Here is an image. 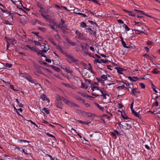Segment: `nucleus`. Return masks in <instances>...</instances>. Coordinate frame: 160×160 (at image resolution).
<instances>
[{
	"label": "nucleus",
	"instance_id": "f257e3e1",
	"mask_svg": "<svg viewBox=\"0 0 160 160\" xmlns=\"http://www.w3.org/2000/svg\"><path fill=\"white\" fill-rule=\"evenodd\" d=\"M62 97L60 96L59 95H57L55 97V105L57 108L62 109L63 108V104L62 102Z\"/></svg>",
	"mask_w": 160,
	"mask_h": 160
},
{
	"label": "nucleus",
	"instance_id": "f03ea898",
	"mask_svg": "<svg viewBox=\"0 0 160 160\" xmlns=\"http://www.w3.org/2000/svg\"><path fill=\"white\" fill-rule=\"evenodd\" d=\"M65 56L68 59V62L69 63H77L79 62L78 60L74 58L72 56H71L70 54L65 53Z\"/></svg>",
	"mask_w": 160,
	"mask_h": 160
},
{
	"label": "nucleus",
	"instance_id": "7ed1b4c3",
	"mask_svg": "<svg viewBox=\"0 0 160 160\" xmlns=\"http://www.w3.org/2000/svg\"><path fill=\"white\" fill-rule=\"evenodd\" d=\"M91 27L90 26H88L85 29L86 31L87 32H88L90 34L93 35L94 36L96 37V32L94 30H92L91 28Z\"/></svg>",
	"mask_w": 160,
	"mask_h": 160
},
{
	"label": "nucleus",
	"instance_id": "20e7f679",
	"mask_svg": "<svg viewBox=\"0 0 160 160\" xmlns=\"http://www.w3.org/2000/svg\"><path fill=\"white\" fill-rule=\"evenodd\" d=\"M41 48L42 49V51L44 52H46L49 49V46L44 43H42L40 45Z\"/></svg>",
	"mask_w": 160,
	"mask_h": 160
},
{
	"label": "nucleus",
	"instance_id": "39448f33",
	"mask_svg": "<svg viewBox=\"0 0 160 160\" xmlns=\"http://www.w3.org/2000/svg\"><path fill=\"white\" fill-rule=\"evenodd\" d=\"M108 62V60L107 59L104 60L103 59H95L94 60L93 62L94 63H101L102 62L103 63H106Z\"/></svg>",
	"mask_w": 160,
	"mask_h": 160
},
{
	"label": "nucleus",
	"instance_id": "423d86ee",
	"mask_svg": "<svg viewBox=\"0 0 160 160\" xmlns=\"http://www.w3.org/2000/svg\"><path fill=\"white\" fill-rule=\"evenodd\" d=\"M65 22L62 20H61V22L60 25L58 26V28L61 29H63V28H65L66 30L67 29V28L66 27L65 25L64 24Z\"/></svg>",
	"mask_w": 160,
	"mask_h": 160
},
{
	"label": "nucleus",
	"instance_id": "0eeeda50",
	"mask_svg": "<svg viewBox=\"0 0 160 160\" xmlns=\"http://www.w3.org/2000/svg\"><path fill=\"white\" fill-rule=\"evenodd\" d=\"M122 123L123 124V125L125 126L126 127V128L125 129H129L132 128V126H131V124L130 122H128L127 123V122H125V121H123L122 122Z\"/></svg>",
	"mask_w": 160,
	"mask_h": 160
},
{
	"label": "nucleus",
	"instance_id": "6e6552de",
	"mask_svg": "<svg viewBox=\"0 0 160 160\" xmlns=\"http://www.w3.org/2000/svg\"><path fill=\"white\" fill-rule=\"evenodd\" d=\"M98 84L96 82H95L93 84H92L91 87L92 92L94 91V89H96L98 90H99V87L98 86Z\"/></svg>",
	"mask_w": 160,
	"mask_h": 160
},
{
	"label": "nucleus",
	"instance_id": "1a4fd4ad",
	"mask_svg": "<svg viewBox=\"0 0 160 160\" xmlns=\"http://www.w3.org/2000/svg\"><path fill=\"white\" fill-rule=\"evenodd\" d=\"M91 95L93 96H95L96 97L102 96L103 97V98L105 99L106 98V96L107 95L109 96V95L108 94H107L105 93H102V95H100L99 94H96L93 92H92Z\"/></svg>",
	"mask_w": 160,
	"mask_h": 160
},
{
	"label": "nucleus",
	"instance_id": "9d476101",
	"mask_svg": "<svg viewBox=\"0 0 160 160\" xmlns=\"http://www.w3.org/2000/svg\"><path fill=\"white\" fill-rule=\"evenodd\" d=\"M137 90L138 88H136L132 89L131 94V95L136 96V95H137L140 93V92L139 91H138Z\"/></svg>",
	"mask_w": 160,
	"mask_h": 160
},
{
	"label": "nucleus",
	"instance_id": "9b49d317",
	"mask_svg": "<svg viewBox=\"0 0 160 160\" xmlns=\"http://www.w3.org/2000/svg\"><path fill=\"white\" fill-rule=\"evenodd\" d=\"M88 70L87 68H85L82 71V74L83 76H87L89 77V75H87L88 73Z\"/></svg>",
	"mask_w": 160,
	"mask_h": 160
},
{
	"label": "nucleus",
	"instance_id": "f8f14e48",
	"mask_svg": "<svg viewBox=\"0 0 160 160\" xmlns=\"http://www.w3.org/2000/svg\"><path fill=\"white\" fill-rule=\"evenodd\" d=\"M68 105L71 107H76L77 108L79 107V106L77 104H75V103H74L72 102H71V101H69V103H68Z\"/></svg>",
	"mask_w": 160,
	"mask_h": 160
},
{
	"label": "nucleus",
	"instance_id": "ddd939ff",
	"mask_svg": "<svg viewBox=\"0 0 160 160\" xmlns=\"http://www.w3.org/2000/svg\"><path fill=\"white\" fill-rule=\"evenodd\" d=\"M123 11H124L125 12H126V13H127L129 16H131L132 17H135L136 16V15L133 12H130L128 10H125V9H122Z\"/></svg>",
	"mask_w": 160,
	"mask_h": 160
},
{
	"label": "nucleus",
	"instance_id": "4468645a",
	"mask_svg": "<svg viewBox=\"0 0 160 160\" xmlns=\"http://www.w3.org/2000/svg\"><path fill=\"white\" fill-rule=\"evenodd\" d=\"M37 73H38L41 74H43V73L42 72L41 70L39 68L37 69L34 72V73L35 75L38 76V75L37 74Z\"/></svg>",
	"mask_w": 160,
	"mask_h": 160
},
{
	"label": "nucleus",
	"instance_id": "2eb2a0df",
	"mask_svg": "<svg viewBox=\"0 0 160 160\" xmlns=\"http://www.w3.org/2000/svg\"><path fill=\"white\" fill-rule=\"evenodd\" d=\"M80 45L82 48V50L84 51L87 49L88 45L87 43H84L83 44L81 43Z\"/></svg>",
	"mask_w": 160,
	"mask_h": 160
},
{
	"label": "nucleus",
	"instance_id": "dca6fc26",
	"mask_svg": "<svg viewBox=\"0 0 160 160\" xmlns=\"http://www.w3.org/2000/svg\"><path fill=\"white\" fill-rule=\"evenodd\" d=\"M128 78L130 81L132 82H135L136 81V80L139 79L137 77H132L130 76H129Z\"/></svg>",
	"mask_w": 160,
	"mask_h": 160
},
{
	"label": "nucleus",
	"instance_id": "f3484780",
	"mask_svg": "<svg viewBox=\"0 0 160 160\" xmlns=\"http://www.w3.org/2000/svg\"><path fill=\"white\" fill-rule=\"evenodd\" d=\"M77 38L79 39L83 40L84 39V36L83 34L81 33H79L78 35L77 36Z\"/></svg>",
	"mask_w": 160,
	"mask_h": 160
},
{
	"label": "nucleus",
	"instance_id": "a211bd4d",
	"mask_svg": "<svg viewBox=\"0 0 160 160\" xmlns=\"http://www.w3.org/2000/svg\"><path fill=\"white\" fill-rule=\"evenodd\" d=\"M131 111L132 114L134 115L135 116L138 118H140V117L138 115V113L136 112L134 110H132Z\"/></svg>",
	"mask_w": 160,
	"mask_h": 160
},
{
	"label": "nucleus",
	"instance_id": "6ab92c4d",
	"mask_svg": "<svg viewBox=\"0 0 160 160\" xmlns=\"http://www.w3.org/2000/svg\"><path fill=\"white\" fill-rule=\"evenodd\" d=\"M121 43L123 46L125 48H129V47H128L126 46V44L125 42L123 41V38L122 37H121Z\"/></svg>",
	"mask_w": 160,
	"mask_h": 160
},
{
	"label": "nucleus",
	"instance_id": "aec40b11",
	"mask_svg": "<svg viewBox=\"0 0 160 160\" xmlns=\"http://www.w3.org/2000/svg\"><path fill=\"white\" fill-rule=\"evenodd\" d=\"M15 40L13 38H10L8 41H7V43L8 44H13L14 43Z\"/></svg>",
	"mask_w": 160,
	"mask_h": 160
},
{
	"label": "nucleus",
	"instance_id": "412c9836",
	"mask_svg": "<svg viewBox=\"0 0 160 160\" xmlns=\"http://www.w3.org/2000/svg\"><path fill=\"white\" fill-rule=\"evenodd\" d=\"M48 39L54 45L56 46L57 44L54 42V39L52 37H49L48 38Z\"/></svg>",
	"mask_w": 160,
	"mask_h": 160
},
{
	"label": "nucleus",
	"instance_id": "4be33fe9",
	"mask_svg": "<svg viewBox=\"0 0 160 160\" xmlns=\"http://www.w3.org/2000/svg\"><path fill=\"white\" fill-rule=\"evenodd\" d=\"M80 11V10L78 9V8H75L73 10V13L77 15H79L80 13L79 12Z\"/></svg>",
	"mask_w": 160,
	"mask_h": 160
},
{
	"label": "nucleus",
	"instance_id": "5701e85b",
	"mask_svg": "<svg viewBox=\"0 0 160 160\" xmlns=\"http://www.w3.org/2000/svg\"><path fill=\"white\" fill-rule=\"evenodd\" d=\"M27 79L30 82L32 83H35L36 82L34 79H32V78L29 77L27 78Z\"/></svg>",
	"mask_w": 160,
	"mask_h": 160
},
{
	"label": "nucleus",
	"instance_id": "b1692460",
	"mask_svg": "<svg viewBox=\"0 0 160 160\" xmlns=\"http://www.w3.org/2000/svg\"><path fill=\"white\" fill-rule=\"evenodd\" d=\"M80 26L82 28H84L86 27H87L88 26H87L86 23L85 22H82L80 23Z\"/></svg>",
	"mask_w": 160,
	"mask_h": 160
},
{
	"label": "nucleus",
	"instance_id": "393cba45",
	"mask_svg": "<svg viewBox=\"0 0 160 160\" xmlns=\"http://www.w3.org/2000/svg\"><path fill=\"white\" fill-rule=\"evenodd\" d=\"M118 132L116 130H114L113 132H111L112 135L115 137L116 136V135L118 136Z\"/></svg>",
	"mask_w": 160,
	"mask_h": 160
},
{
	"label": "nucleus",
	"instance_id": "a878e982",
	"mask_svg": "<svg viewBox=\"0 0 160 160\" xmlns=\"http://www.w3.org/2000/svg\"><path fill=\"white\" fill-rule=\"evenodd\" d=\"M62 100L64 102L68 105L69 103V102L70 101L63 97L62 98Z\"/></svg>",
	"mask_w": 160,
	"mask_h": 160
},
{
	"label": "nucleus",
	"instance_id": "bb28decb",
	"mask_svg": "<svg viewBox=\"0 0 160 160\" xmlns=\"http://www.w3.org/2000/svg\"><path fill=\"white\" fill-rule=\"evenodd\" d=\"M94 104L96 106L98 107L100 110L102 111H103L104 108L103 107L101 106L98 104L97 103H95Z\"/></svg>",
	"mask_w": 160,
	"mask_h": 160
},
{
	"label": "nucleus",
	"instance_id": "cd10ccee",
	"mask_svg": "<svg viewBox=\"0 0 160 160\" xmlns=\"http://www.w3.org/2000/svg\"><path fill=\"white\" fill-rule=\"evenodd\" d=\"M39 30L43 32H45L47 31V28L42 27H39L38 28Z\"/></svg>",
	"mask_w": 160,
	"mask_h": 160
},
{
	"label": "nucleus",
	"instance_id": "c85d7f7f",
	"mask_svg": "<svg viewBox=\"0 0 160 160\" xmlns=\"http://www.w3.org/2000/svg\"><path fill=\"white\" fill-rule=\"evenodd\" d=\"M158 105L159 104L158 102L157 101V100H156L155 102L152 103V107H158Z\"/></svg>",
	"mask_w": 160,
	"mask_h": 160
},
{
	"label": "nucleus",
	"instance_id": "c756f323",
	"mask_svg": "<svg viewBox=\"0 0 160 160\" xmlns=\"http://www.w3.org/2000/svg\"><path fill=\"white\" fill-rule=\"evenodd\" d=\"M2 23H3V24H5L7 25H12V24L11 22H10L8 21L7 20H4L2 22Z\"/></svg>",
	"mask_w": 160,
	"mask_h": 160
},
{
	"label": "nucleus",
	"instance_id": "7c9ffc66",
	"mask_svg": "<svg viewBox=\"0 0 160 160\" xmlns=\"http://www.w3.org/2000/svg\"><path fill=\"white\" fill-rule=\"evenodd\" d=\"M42 110L44 111L47 114H49V110L48 108L44 107Z\"/></svg>",
	"mask_w": 160,
	"mask_h": 160
},
{
	"label": "nucleus",
	"instance_id": "2f4dec72",
	"mask_svg": "<svg viewBox=\"0 0 160 160\" xmlns=\"http://www.w3.org/2000/svg\"><path fill=\"white\" fill-rule=\"evenodd\" d=\"M40 98L42 101H44L46 98V96L45 94H42L41 95Z\"/></svg>",
	"mask_w": 160,
	"mask_h": 160
},
{
	"label": "nucleus",
	"instance_id": "473e14b6",
	"mask_svg": "<svg viewBox=\"0 0 160 160\" xmlns=\"http://www.w3.org/2000/svg\"><path fill=\"white\" fill-rule=\"evenodd\" d=\"M62 84L65 87L67 88H73L72 86H71L69 84H66L64 82H62Z\"/></svg>",
	"mask_w": 160,
	"mask_h": 160
},
{
	"label": "nucleus",
	"instance_id": "72a5a7b5",
	"mask_svg": "<svg viewBox=\"0 0 160 160\" xmlns=\"http://www.w3.org/2000/svg\"><path fill=\"white\" fill-rule=\"evenodd\" d=\"M76 99L77 100L79 101H81V103H85V100L84 99H82V98L80 97H77L76 98Z\"/></svg>",
	"mask_w": 160,
	"mask_h": 160
},
{
	"label": "nucleus",
	"instance_id": "f704fd0d",
	"mask_svg": "<svg viewBox=\"0 0 160 160\" xmlns=\"http://www.w3.org/2000/svg\"><path fill=\"white\" fill-rule=\"evenodd\" d=\"M134 11H135L136 12H140L141 13V14H142V15H146V13L145 12H144L142 11H140V10H137V9H134Z\"/></svg>",
	"mask_w": 160,
	"mask_h": 160
},
{
	"label": "nucleus",
	"instance_id": "c9c22d12",
	"mask_svg": "<svg viewBox=\"0 0 160 160\" xmlns=\"http://www.w3.org/2000/svg\"><path fill=\"white\" fill-rule=\"evenodd\" d=\"M124 69L122 68H119L117 69V72H118L120 74H123V73L122 72V71Z\"/></svg>",
	"mask_w": 160,
	"mask_h": 160
},
{
	"label": "nucleus",
	"instance_id": "e433bc0d",
	"mask_svg": "<svg viewBox=\"0 0 160 160\" xmlns=\"http://www.w3.org/2000/svg\"><path fill=\"white\" fill-rule=\"evenodd\" d=\"M63 70H65V72L68 73H71L72 72V70H69L67 69L66 68H63Z\"/></svg>",
	"mask_w": 160,
	"mask_h": 160
},
{
	"label": "nucleus",
	"instance_id": "4c0bfd02",
	"mask_svg": "<svg viewBox=\"0 0 160 160\" xmlns=\"http://www.w3.org/2000/svg\"><path fill=\"white\" fill-rule=\"evenodd\" d=\"M134 31L138 32L139 34H140L141 33H145L144 31H142L141 30H138L136 28H135L134 30Z\"/></svg>",
	"mask_w": 160,
	"mask_h": 160
},
{
	"label": "nucleus",
	"instance_id": "58836bf2",
	"mask_svg": "<svg viewBox=\"0 0 160 160\" xmlns=\"http://www.w3.org/2000/svg\"><path fill=\"white\" fill-rule=\"evenodd\" d=\"M100 78L102 79H103L104 80H106L107 79V75L103 74L100 76Z\"/></svg>",
	"mask_w": 160,
	"mask_h": 160
},
{
	"label": "nucleus",
	"instance_id": "ea45409f",
	"mask_svg": "<svg viewBox=\"0 0 160 160\" xmlns=\"http://www.w3.org/2000/svg\"><path fill=\"white\" fill-rule=\"evenodd\" d=\"M123 27H124L125 30L126 31H128L130 30L129 28L128 27V26L126 24H124L123 26Z\"/></svg>",
	"mask_w": 160,
	"mask_h": 160
},
{
	"label": "nucleus",
	"instance_id": "a19ab883",
	"mask_svg": "<svg viewBox=\"0 0 160 160\" xmlns=\"http://www.w3.org/2000/svg\"><path fill=\"white\" fill-rule=\"evenodd\" d=\"M34 51L37 52V55L38 56L40 55V53L41 52H42V50H38L34 48Z\"/></svg>",
	"mask_w": 160,
	"mask_h": 160
},
{
	"label": "nucleus",
	"instance_id": "79ce46f5",
	"mask_svg": "<svg viewBox=\"0 0 160 160\" xmlns=\"http://www.w3.org/2000/svg\"><path fill=\"white\" fill-rule=\"evenodd\" d=\"M81 87L82 88H85V89H87L88 88V86H86V85L84 83H83L82 82Z\"/></svg>",
	"mask_w": 160,
	"mask_h": 160
},
{
	"label": "nucleus",
	"instance_id": "37998d69",
	"mask_svg": "<svg viewBox=\"0 0 160 160\" xmlns=\"http://www.w3.org/2000/svg\"><path fill=\"white\" fill-rule=\"evenodd\" d=\"M68 42L69 44L72 46H75V44L74 42H71L69 40H68Z\"/></svg>",
	"mask_w": 160,
	"mask_h": 160
},
{
	"label": "nucleus",
	"instance_id": "c03bdc74",
	"mask_svg": "<svg viewBox=\"0 0 160 160\" xmlns=\"http://www.w3.org/2000/svg\"><path fill=\"white\" fill-rule=\"evenodd\" d=\"M41 16L43 17L44 19L47 20L48 19V15H45L43 14H41Z\"/></svg>",
	"mask_w": 160,
	"mask_h": 160
},
{
	"label": "nucleus",
	"instance_id": "a18cd8bd",
	"mask_svg": "<svg viewBox=\"0 0 160 160\" xmlns=\"http://www.w3.org/2000/svg\"><path fill=\"white\" fill-rule=\"evenodd\" d=\"M122 118L124 119H131V118H129V117H128V116H124L122 114Z\"/></svg>",
	"mask_w": 160,
	"mask_h": 160
},
{
	"label": "nucleus",
	"instance_id": "49530a36",
	"mask_svg": "<svg viewBox=\"0 0 160 160\" xmlns=\"http://www.w3.org/2000/svg\"><path fill=\"white\" fill-rule=\"evenodd\" d=\"M38 22V19H34L32 21V24L33 25H34L36 24V23L37 22Z\"/></svg>",
	"mask_w": 160,
	"mask_h": 160
},
{
	"label": "nucleus",
	"instance_id": "de8ad7c7",
	"mask_svg": "<svg viewBox=\"0 0 160 160\" xmlns=\"http://www.w3.org/2000/svg\"><path fill=\"white\" fill-rule=\"evenodd\" d=\"M152 88L154 91L156 93L158 92V91L155 89V86L153 84H152Z\"/></svg>",
	"mask_w": 160,
	"mask_h": 160
},
{
	"label": "nucleus",
	"instance_id": "09e8293b",
	"mask_svg": "<svg viewBox=\"0 0 160 160\" xmlns=\"http://www.w3.org/2000/svg\"><path fill=\"white\" fill-rule=\"evenodd\" d=\"M75 121L78 122H79L81 123L82 124H84L85 123V122H84L82 121L78 120V119H75Z\"/></svg>",
	"mask_w": 160,
	"mask_h": 160
},
{
	"label": "nucleus",
	"instance_id": "8fccbe9b",
	"mask_svg": "<svg viewBox=\"0 0 160 160\" xmlns=\"http://www.w3.org/2000/svg\"><path fill=\"white\" fill-rule=\"evenodd\" d=\"M5 66L6 67L9 68H10L12 66V65L11 64L9 63H6L5 64Z\"/></svg>",
	"mask_w": 160,
	"mask_h": 160
},
{
	"label": "nucleus",
	"instance_id": "3c124183",
	"mask_svg": "<svg viewBox=\"0 0 160 160\" xmlns=\"http://www.w3.org/2000/svg\"><path fill=\"white\" fill-rule=\"evenodd\" d=\"M88 112H82V115L84 116H88Z\"/></svg>",
	"mask_w": 160,
	"mask_h": 160
},
{
	"label": "nucleus",
	"instance_id": "603ef678",
	"mask_svg": "<svg viewBox=\"0 0 160 160\" xmlns=\"http://www.w3.org/2000/svg\"><path fill=\"white\" fill-rule=\"evenodd\" d=\"M53 68H54V69L55 70V71H56L57 72H59L60 71V69L59 68H58V67H56V66H53Z\"/></svg>",
	"mask_w": 160,
	"mask_h": 160
},
{
	"label": "nucleus",
	"instance_id": "864d4df0",
	"mask_svg": "<svg viewBox=\"0 0 160 160\" xmlns=\"http://www.w3.org/2000/svg\"><path fill=\"white\" fill-rule=\"evenodd\" d=\"M37 5L38 7L39 8H41V7L42 6V4L39 2H37Z\"/></svg>",
	"mask_w": 160,
	"mask_h": 160
},
{
	"label": "nucleus",
	"instance_id": "5fc2aeb1",
	"mask_svg": "<svg viewBox=\"0 0 160 160\" xmlns=\"http://www.w3.org/2000/svg\"><path fill=\"white\" fill-rule=\"evenodd\" d=\"M143 56L146 58H148L149 59H150V58H151L150 56H149V55L147 54H145L143 55Z\"/></svg>",
	"mask_w": 160,
	"mask_h": 160
},
{
	"label": "nucleus",
	"instance_id": "6e6d98bb",
	"mask_svg": "<svg viewBox=\"0 0 160 160\" xmlns=\"http://www.w3.org/2000/svg\"><path fill=\"white\" fill-rule=\"evenodd\" d=\"M47 155L50 158L51 160H55V159H57L56 158H53L50 155L47 154Z\"/></svg>",
	"mask_w": 160,
	"mask_h": 160
},
{
	"label": "nucleus",
	"instance_id": "4d7b16f0",
	"mask_svg": "<svg viewBox=\"0 0 160 160\" xmlns=\"http://www.w3.org/2000/svg\"><path fill=\"white\" fill-rule=\"evenodd\" d=\"M94 115L91 113V112H88V116L90 117H93Z\"/></svg>",
	"mask_w": 160,
	"mask_h": 160
},
{
	"label": "nucleus",
	"instance_id": "13d9d810",
	"mask_svg": "<svg viewBox=\"0 0 160 160\" xmlns=\"http://www.w3.org/2000/svg\"><path fill=\"white\" fill-rule=\"evenodd\" d=\"M18 142H20L21 143H22V142H27L28 143L29 142H28L26 140H19L18 141Z\"/></svg>",
	"mask_w": 160,
	"mask_h": 160
},
{
	"label": "nucleus",
	"instance_id": "bf43d9fd",
	"mask_svg": "<svg viewBox=\"0 0 160 160\" xmlns=\"http://www.w3.org/2000/svg\"><path fill=\"white\" fill-rule=\"evenodd\" d=\"M85 82L86 83L90 84L91 83V81L90 80H89L87 79H84Z\"/></svg>",
	"mask_w": 160,
	"mask_h": 160
},
{
	"label": "nucleus",
	"instance_id": "052dcab7",
	"mask_svg": "<svg viewBox=\"0 0 160 160\" xmlns=\"http://www.w3.org/2000/svg\"><path fill=\"white\" fill-rule=\"evenodd\" d=\"M50 27H51V28L52 29H53V30H54L55 31L57 32H58V31H57V30H56V29H55L56 28H55V27H54V26H52V25H50Z\"/></svg>",
	"mask_w": 160,
	"mask_h": 160
},
{
	"label": "nucleus",
	"instance_id": "680f3d73",
	"mask_svg": "<svg viewBox=\"0 0 160 160\" xmlns=\"http://www.w3.org/2000/svg\"><path fill=\"white\" fill-rule=\"evenodd\" d=\"M140 85L141 87V88H142L144 89L145 88V85L144 83H140Z\"/></svg>",
	"mask_w": 160,
	"mask_h": 160
},
{
	"label": "nucleus",
	"instance_id": "e2e57ef3",
	"mask_svg": "<svg viewBox=\"0 0 160 160\" xmlns=\"http://www.w3.org/2000/svg\"><path fill=\"white\" fill-rule=\"evenodd\" d=\"M76 112L77 113H78V114L81 113L82 112V111L79 109H77L76 110Z\"/></svg>",
	"mask_w": 160,
	"mask_h": 160
},
{
	"label": "nucleus",
	"instance_id": "0e129e2a",
	"mask_svg": "<svg viewBox=\"0 0 160 160\" xmlns=\"http://www.w3.org/2000/svg\"><path fill=\"white\" fill-rule=\"evenodd\" d=\"M46 135L50 137H52V138H55V137L53 135H52L51 134H50L49 133H46Z\"/></svg>",
	"mask_w": 160,
	"mask_h": 160
},
{
	"label": "nucleus",
	"instance_id": "69168bd1",
	"mask_svg": "<svg viewBox=\"0 0 160 160\" xmlns=\"http://www.w3.org/2000/svg\"><path fill=\"white\" fill-rule=\"evenodd\" d=\"M152 72L154 74H157L158 72L156 68H154L152 71Z\"/></svg>",
	"mask_w": 160,
	"mask_h": 160
},
{
	"label": "nucleus",
	"instance_id": "338daca9",
	"mask_svg": "<svg viewBox=\"0 0 160 160\" xmlns=\"http://www.w3.org/2000/svg\"><path fill=\"white\" fill-rule=\"evenodd\" d=\"M117 21L120 23L123 24L124 23L123 22L121 19H118Z\"/></svg>",
	"mask_w": 160,
	"mask_h": 160
},
{
	"label": "nucleus",
	"instance_id": "774afa93",
	"mask_svg": "<svg viewBox=\"0 0 160 160\" xmlns=\"http://www.w3.org/2000/svg\"><path fill=\"white\" fill-rule=\"evenodd\" d=\"M40 8V11L42 12H43L45 11L44 8L42 6L41 7V8Z\"/></svg>",
	"mask_w": 160,
	"mask_h": 160
}]
</instances>
